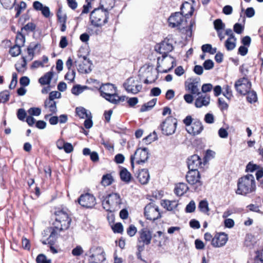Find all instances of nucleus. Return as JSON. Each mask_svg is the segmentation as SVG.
Masks as SVG:
<instances>
[{"mask_svg":"<svg viewBox=\"0 0 263 263\" xmlns=\"http://www.w3.org/2000/svg\"><path fill=\"white\" fill-rule=\"evenodd\" d=\"M99 7L95 9L90 13V21L91 24L95 27H101L107 23L108 18V11L113 7L112 5L105 7L104 3L101 2Z\"/></svg>","mask_w":263,"mask_h":263,"instance_id":"1","label":"nucleus"},{"mask_svg":"<svg viewBox=\"0 0 263 263\" xmlns=\"http://www.w3.org/2000/svg\"><path fill=\"white\" fill-rule=\"evenodd\" d=\"M255 189L256 184L254 177L252 175L248 174L238 179L236 193L246 195L254 191Z\"/></svg>","mask_w":263,"mask_h":263,"instance_id":"2","label":"nucleus"},{"mask_svg":"<svg viewBox=\"0 0 263 263\" xmlns=\"http://www.w3.org/2000/svg\"><path fill=\"white\" fill-rule=\"evenodd\" d=\"M102 202L104 209L107 211L112 212L120 208L121 200L119 194L112 193L107 195Z\"/></svg>","mask_w":263,"mask_h":263,"instance_id":"3","label":"nucleus"},{"mask_svg":"<svg viewBox=\"0 0 263 263\" xmlns=\"http://www.w3.org/2000/svg\"><path fill=\"white\" fill-rule=\"evenodd\" d=\"M139 236L137 238V249L139 252L143 251L145 246H148L151 243L152 232L147 228H143L138 232Z\"/></svg>","mask_w":263,"mask_h":263,"instance_id":"4","label":"nucleus"},{"mask_svg":"<svg viewBox=\"0 0 263 263\" xmlns=\"http://www.w3.org/2000/svg\"><path fill=\"white\" fill-rule=\"evenodd\" d=\"M149 158L148 149L146 147L138 148L133 155L130 156V161L132 168L134 167V160L138 164L144 163Z\"/></svg>","mask_w":263,"mask_h":263,"instance_id":"5","label":"nucleus"},{"mask_svg":"<svg viewBox=\"0 0 263 263\" xmlns=\"http://www.w3.org/2000/svg\"><path fill=\"white\" fill-rule=\"evenodd\" d=\"M177 124V119L170 116L160 125V127L163 135L170 136L175 133Z\"/></svg>","mask_w":263,"mask_h":263,"instance_id":"6","label":"nucleus"},{"mask_svg":"<svg viewBox=\"0 0 263 263\" xmlns=\"http://www.w3.org/2000/svg\"><path fill=\"white\" fill-rule=\"evenodd\" d=\"M200 175L198 171L189 170L186 175L187 182L193 185L196 192L201 190L202 182L200 180Z\"/></svg>","mask_w":263,"mask_h":263,"instance_id":"7","label":"nucleus"},{"mask_svg":"<svg viewBox=\"0 0 263 263\" xmlns=\"http://www.w3.org/2000/svg\"><path fill=\"white\" fill-rule=\"evenodd\" d=\"M55 222L54 224L58 225L60 224V229L66 230L70 226L71 219L69 217L68 214L63 210H59L55 212Z\"/></svg>","mask_w":263,"mask_h":263,"instance_id":"8","label":"nucleus"},{"mask_svg":"<svg viewBox=\"0 0 263 263\" xmlns=\"http://www.w3.org/2000/svg\"><path fill=\"white\" fill-rule=\"evenodd\" d=\"M78 59L74 63L78 66V70L82 73H88L91 71V66L92 63L85 55L78 54Z\"/></svg>","mask_w":263,"mask_h":263,"instance_id":"9","label":"nucleus"},{"mask_svg":"<svg viewBox=\"0 0 263 263\" xmlns=\"http://www.w3.org/2000/svg\"><path fill=\"white\" fill-rule=\"evenodd\" d=\"M144 216L147 219L155 221L161 217L158 206L154 202H150L144 208Z\"/></svg>","mask_w":263,"mask_h":263,"instance_id":"10","label":"nucleus"},{"mask_svg":"<svg viewBox=\"0 0 263 263\" xmlns=\"http://www.w3.org/2000/svg\"><path fill=\"white\" fill-rule=\"evenodd\" d=\"M123 87L128 92L136 94L142 89V86L137 79L130 77L123 84Z\"/></svg>","mask_w":263,"mask_h":263,"instance_id":"11","label":"nucleus"},{"mask_svg":"<svg viewBox=\"0 0 263 263\" xmlns=\"http://www.w3.org/2000/svg\"><path fill=\"white\" fill-rule=\"evenodd\" d=\"M173 49V40L167 37L156 47V51L162 54V57L165 58L167 56V54L172 51Z\"/></svg>","mask_w":263,"mask_h":263,"instance_id":"12","label":"nucleus"},{"mask_svg":"<svg viewBox=\"0 0 263 263\" xmlns=\"http://www.w3.org/2000/svg\"><path fill=\"white\" fill-rule=\"evenodd\" d=\"M235 88L238 93L246 95L251 88V83L247 78L243 77L235 82Z\"/></svg>","mask_w":263,"mask_h":263,"instance_id":"13","label":"nucleus"},{"mask_svg":"<svg viewBox=\"0 0 263 263\" xmlns=\"http://www.w3.org/2000/svg\"><path fill=\"white\" fill-rule=\"evenodd\" d=\"M78 203L83 207L92 208L96 204V198L89 193L81 195L78 199Z\"/></svg>","mask_w":263,"mask_h":263,"instance_id":"14","label":"nucleus"},{"mask_svg":"<svg viewBox=\"0 0 263 263\" xmlns=\"http://www.w3.org/2000/svg\"><path fill=\"white\" fill-rule=\"evenodd\" d=\"M53 224V227L47 228L43 233L44 236H45V235H47L48 233L50 234L47 238L48 245H54L57 241L58 233L63 230L60 229L59 226Z\"/></svg>","mask_w":263,"mask_h":263,"instance_id":"15","label":"nucleus"},{"mask_svg":"<svg viewBox=\"0 0 263 263\" xmlns=\"http://www.w3.org/2000/svg\"><path fill=\"white\" fill-rule=\"evenodd\" d=\"M183 13L182 10L181 12H177L172 14L168 19L169 26L172 28H180L184 20Z\"/></svg>","mask_w":263,"mask_h":263,"instance_id":"16","label":"nucleus"},{"mask_svg":"<svg viewBox=\"0 0 263 263\" xmlns=\"http://www.w3.org/2000/svg\"><path fill=\"white\" fill-rule=\"evenodd\" d=\"M187 163L189 170L198 171L202 165L201 159L197 155H193L189 157Z\"/></svg>","mask_w":263,"mask_h":263,"instance_id":"17","label":"nucleus"},{"mask_svg":"<svg viewBox=\"0 0 263 263\" xmlns=\"http://www.w3.org/2000/svg\"><path fill=\"white\" fill-rule=\"evenodd\" d=\"M228 241L227 235L224 233L216 234L212 238L211 245L216 248L224 246Z\"/></svg>","mask_w":263,"mask_h":263,"instance_id":"18","label":"nucleus"},{"mask_svg":"<svg viewBox=\"0 0 263 263\" xmlns=\"http://www.w3.org/2000/svg\"><path fill=\"white\" fill-rule=\"evenodd\" d=\"M187 133L193 136L198 135L201 133L203 129V126L202 122L199 120H195L191 126L186 127Z\"/></svg>","mask_w":263,"mask_h":263,"instance_id":"19","label":"nucleus"},{"mask_svg":"<svg viewBox=\"0 0 263 263\" xmlns=\"http://www.w3.org/2000/svg\"><path fill=\"white\" fill-rule=\"evenodd\" d=\"M100 95L102 97H105L108 95L112 94L117 92V88L114 85L110 83L102 84L99 88Z\"/></svg>","mask_w":263,"mask_h":263,"instance_id":"20","label":"nucleus"},{"mask_svg":"<svg viewBox=\"0 0 263 263\" xmlns=\"http://www.w3.org/2000/svg\"><path fill=\"white\" fill-rule=\"evenodd\" d=\"M210 96L208 95L200 94L195 100V106L197 108H201L203 106H207L210 102Z\"/></svg>","mask_w":263,"mask_h":263,"instance_id":"21","label":"nucleus"},{"mask_svg":"<svg viewBox=\"0 0 263 263\" xmlns=\"http://www.w3.org/2000/svg\"><path fill=\"white\" fill-rule=\"evenodd\" d=\"M33 7L36 11H41L42 15L46 18L50 17L51 13L49 8L44 6L41 2L35 1L33 4Z\"/></svg>","mask_w":263,"mask_h":263,"instance_id":"22","label":"nucleus"},{"mask_svg":"<svg viewBox=\"0 0 263 263\" xmlns=\"http://www.w3.org/2000/svg\"><path fill=\"white\" fill-rule=\"evenodd\" d=\"M137 178L141 184H147L149 179V174L148 170L146 169H142L139 171L137 174Z\"/></svg>","mask_w":263,"mask_h":263,"instance_id":"23","label":"nucleus"},{"mask_svg":"<svg viewBox=\"0 0 263 263\" xmlns=\"http://www.w3.org/2000/svg\"><path fill=\"white\" fill-rule=\"evenodd\" d=\"M187 87L190 92L193 95L199 96L201 94L199 89V82L194 80L192 82L188 83Z\"/></svg>","mask_w":263,"mask_h":263,"instance_id":"24","label":"nucleus"},{"mask_svg":"<svg viewBox=\"0 0 263 263\" xmlns=\"http://www.w3.org/2000/svg\"><path fill=\"white\" fill-rule=\"evenodd\" d=\"M120 176L122 181L128 183L132 179V176L126 168H122L120 172Z\"/></svg>","mask_w":263,"mask_h":263,"instance_id":"25","label":"nucleus"},{"mask_svg":"<svg viewBox=\"0 0 263 263\" xmlns=\"http://www.w3.org/2000/svg\"><path fill=\"white\" fill-rule=\"evenodd\" d=\"M53 76V72L52 71L46 72L39 79V82L42 85H49Z\"/></svg>","mask_w":263,"mask_h":263,"instance_id":"26","label":"nucleus"},{"mask_svg":"<svg viewBox=\"0 0 263 263\" xmlns=\"http://www.w3.org/2000/svg\"><path fill=\"white\" fill-rule=\"evenodd\" d=\"M189 190V187L185 183H179L175 189V194L179 196L183 195Z\"/></svg>","mask_w":263,"mask_h":263,"instance_id":"27","label":"nucleus"},{"mask_svg":"<svg viewBox=\"0 0 263 263\" xmlns=\"http://www.w3.org/2000/svg\"><path fill=\"white\" fill-rule=\"evenodd\" d=\"M44 106L45 108H49L51 114H56L57 112L56 102L54 100H50L49 99H46L44 102Z\"/></svg>","mask_w":263,"mask_h":263,"instance_id":"28","label":"nucleus"},{"mask_svg":"<svg viewBox=\"0 0 263 263\" xmlns=\"http://www.w3.org/2000/svg\"><path fill=\"white\" fill-rule=\"evenodd\" d=\"M76 111L77 115L81 118H86L91 115L89 111L82 107H77Z\"/></svg>","mask_w":263,"mask_h":263,"instance_id":"29","label":"nucleus"},{"mask_svg":"<svg viewBox=\"0 0 263 263\" xmlns=\"http://www.w3.org/2000/svg\"><path fill=\"white\" fill-rule=\"evenodd\" d=\"M161 204L164 208H166V210L168 211L173 210L178 205V203L176 201H170L168 200H163Z\"/></svg>","mask_w":263,"mask_h":263,"instance_id":"30","label":"nucleus"},{"mask_svg":"<svg viewBox=\"0 0 263 263\" xmlns=\"http://www.w3.org/2000/svg\"><path fill=\"white\" fill-rule=\"evenodd\" d=\"M114 181V178L110 174H107L103 176L101 184L104 186L110 185Z\"/></svg>","mask_w":263,"mask_h":263,"instance_id":"31","label":"nucleus"},{"mask_svg":"<svg viewBox=\"0 0 263 263\" xmlns=\"http://www.w3.org/2000/svg\"><path fill=\"white\" fill-rule=\"evenodd\" d=\"M87 86H81L80 85H76L71 89V92L74 95L78 96L83 92L85 90L88 89Z\"/></svg>","mask_w":263,"mask_h":263,"instance_id":"32","label":"nucleus"},{"mask_svg":"<svg viewBox=\"0 0 263 263\" xmlns=\"http://www.w3.org/2000/svg\"><path fill=\"white\" fill-rule=\"evenodd\" d=\"M198 209L201 212L209 215L208 212L210 209L208 202L206 200H203L200 201L198 205Z\"/></svg>","mask_w":263,"mask_h":263,"instance_id":"33","label":"nucleus"},{"mask_svg":"<svg viewBox=\"0 0 263 263\" xmlns=\"http://www.w3.org/2000/svg\"><path fill=\"white\" fill-rule=\"evenodd\" d=\"M57 16L58 18V21L59 23L61 24H66L67 22V15L66 13L62 12V8L60 7L58 10Z\"/></svg>","mask_w":263,"mask_h":263,"instance_id":"34","label":"nucleus"},{"mask_svg":"<svg viewBox=\"0 0 263 263\" xmlns=\"http://www.w3.org/2000/svg\"><path fill=\"white\" fill-rule=\"evenodd\" d=\"M22 59L23 63L21 64L17 63L15 65V69L17 71V72L22 73H24V72L26 69L27 66V61L26 58L24 57H22Z\"/></svg>","mask_w":263,"mask_h":263,"instance_id":"35","label":"nucleus"},{"mask_svg":"<svg viewBox=\"0 0 263 263\" xmlns=\"http://www.w3.org/2000/svg\"><path fill=\"white\" fill-rule=\"evenodd\" d=\"M247 94V101L250 103H253L256 102L257 100V97L256 92L254 90L249 91Z\"/></svg>","mask_w":263,"mask_h":263,"instance_id":"36","label":"nucleus"},{"mask_svg":"<svg viewBox=\"0 0 263 263\" xmlns=\"http://www.w3.org/2000/svg\"><path fill=\"white\" fill-rule=\"evenodd\" d=\"M15 0H0V2L3 6L7 9H12L15 3Z\"/></svg>","mask_w":263,"mask_h":263,"instance_id":"37","label":"nucleus"},{"mask_svg":"<svg viewBox=\"0 0 263 263\" xmlns=\"http://www.w3.org/2000/svg\"><path fill=\"white\" fill-rule=\"evenodd\" d=\"M90 252L92 253L91 255L90 256L91 259H93V257L94 256L105 253L103 249L100 247L92 248L90 249Z\"/></svg>","mask_w":263,"mask_h":263,"instance_id":"38","label":"nucleus"},{"mask_svg":"<svg viewBox=\"0 0 263 263\" xmlns=\"http://www.w3.org/2000/svg\"><path fill=\"white\" fill-rule=\"evenodd\" d=\"M214 28L216 31L223 30L225 28V24L221 19H216L214 21Z\"/></svg>","mask_w":263,"mask_h":263,"instance_id":"39","label":"nucleus"},{"mask_svg":"<svg viewBox=\"0 0 263 263\" xmlns=\"http://www.w3.org/2000/svg\"><path fill=\"white\" fill-rule=\"evenodd\" d=\"M21 52V47L18 46L17 45H14L10 48L9 50V53L13 57H15L20 54Z\"/></svg>","mask_w":263,"mask_h":263,"instance_id":"40","label":"nucleus"},{"mask_svg":"<svg viewBox=\"0 0 263 263\" xmlns=\"http://www.w3.org/2000/svg\"><path fill=\"white\" fill-rule=\"evenodd\" d=\"M25 42V37L22 33H19L17 34L15 39V44L17 45L18 46H20L21 48L22 46H24Z\"/></svg>","mask_w":263,"mask_h":263,"instance_id":"41","label":"nucleus"},{"mask_svg":"<svg viewBox=\"0 0 263 263\" xmlns=\"http://www.w3.org/2000/svg\"><path fill=\"white\" fill-rule=\"evenodd\" d=\"M236 42L234 40L228 39L225 42V47L226 49L229 50H232L236 47Z\"/></svg>","mask_w":263,"mask_h":263,"instance_id":"42","label":"nucleus"},{"mask_svg":"<svg viewBox=\"0 0 263 263\" xmlns=\"http://www.w3.org/2000/svg\"><path fill=\"white\" fill-rule=\"evenodd\" d=\"M10 93L8 90H4L0 92V102L5 103L9 99Z\"/></svg>","mask_w":263,"mask_h":263,"instance_id":"43","label":"nucleus"},{"mask_svg":"<svg viewBox=\"0 0 263 263\" xmlns=\"http://www.w3.org/2000/svg\"><path fill=\"white\" fill-rule=\"evenodd\" d=\"M117 92H116L115 93H112V94L106 96V97H104V98L112 104H117L118 101L117 100Z\"/></svg>","mask_w":263,"mask_h":263,"instance_id":"44","label":"nucleus"},{"mask_svg":"<svg viewBox=\"0 0 263 263\" xmlns=\"http://www.w3.org/2000/svg\"><path fill=\"white\" fill-rule=\"evenodd\" d=\"M26 7V4L24 2H21L19 5L15 7V10L16 11L15 17H18L22 11L24 10Z\"/></svg>","mask_w":263,"mask_h":263,"instance_id":"45","label":"nucleus"},{"mask_svg":"<svg viewBox=\"0 0 263 263\" xmlns=\"http://www.w3.org/2000/svg\"><path fill=\"white\" fill-rule=\"evenodd\" d=\"M50 259H47L46 256L43 254H40L36 258L37 263H51Z\"/></svg>","mask_w":263,"mask_h":263,"instance_id":"46","label":"nucleus"},{"mask_svg":"<svg viewBox=\"0 0 263 263\" xmlns=\"http://www.w3.org/2000/svg\"><path fill=\"white\" fill-rule=\"evenodd\" d=\"M17 117L21 121H24L27 117V113L24 108H20L17 111Z\"/></svg>","mask_w":263,"mask_h":263,"instance_id":"47","label":"nucleus"},{"mask_svg":"<svg viewBox=\"0 0 263 263\" xmlns=\"http://www.w3.org/2000/svg\"><path fill=\"white\" fill-rule=\"evenodd\" d=\"M204 121L208 124H213L215 121L214 116L211 113H207L205 115Z\"/></svg>","mask_w":263,"mask_h":263,"instance_id":"48","label":"nucleus"},{"mask_svg":"<svg viewBox=\"0 0 263 263\" xmlns=\"http://www.w3.org/2000/svg\"><path fill=\"white\" fill-rule=\"evenodd\" d=\"M28 112L31 116H38L41 114V110L38 107H31L28 109Z\"/></svg>","mask_w":263,"mask_h":263,"instance_id":"49","label":"nucleus"},{"mask_svg":"<svg viewBox=\"0 0 263 263\" xmlns=\"http://www.w3.org/2000/svg\"><path fill=\"white\" fill-rule=\"evenodd\" d=\"M58 147L59 149L63 148L66 153H70L73 150L72 144L68 142L65 143L63 147H60L59 146H58Z\"/></svg>","mask_w":263,"mask_h":263,"instance_id":"50","label":"nucleus"},{"mask_svg":"<svg viewBox=\"0 0 263 263\" xmlns=\"http://www.w3.org/2000/svg\"><path fill=\"white\" fill-rule=\"evenodd\" d=\"M196 208L195 203L193 200H191L185 208L186 213H192L194 212Z\"/></svg>","mask_w":263,"mask_h":263,"instance_id":"51","label":"nucleus"},{"mask_svg":"<svg viewBox=\"0 0 263 263\" xmlns=\"http://www.w3.org/2000/svg\"><path fill=\"white\" fill-rule=\"evenodd\" d=\"M223 95L228 99H230L232 97L231 89L228 85L226 86L223 88Z\"/></svg>","mask_w":263,"mask_h":263,"instance_id":"52","label":"nucleus"},{"mask_svg":"<svg viewBox=\"0 0 263 263\" xmlns=\"http://www.w3.org/2000/svg\"><path fill=\"white\" fill-rule=\"evenodd\" d=\"M37 46V45H35L33 46L30 45L27 48V53H28V57L30 58V60H31L33 58L34 51L36 48Z\"/></svg>","mask_w":263,"mask_h":263,"instance_id":"53","label":"nucleus"},{"mask_svg":"<svg viewBox=\"0 0 263 263\" xmlns=\"http://www.w3.org/2000/svg\"><path fill=\"white\" fill-rule=\"evenodd\" d=\"M218 106L221 110H227L228 108V104L221 98L218 99Z\"/></svg>","mask_w":263,"mask_h":263,"instance_id":"54","label":"nucleus"},{"mask_svg":"<svg viewBox=\"0 0 263 263\" xmlns=\"http://www.w3.org/2000/svg\"><path fill=\"white\" fill-rule=\"evenodd\" d=\"M137 232V230L136 227L133 224L130 225L127 229V233L130 237L134 236Z\"/></svg>","mask_w":263,"mask_h":263,"instance_id":"55","label":"nucleus"},{"mask_svg":"<svg viewBox=\"0 0 263 263\" xmlns=\"http://www.w3.org/2000/svg\"><path fill=\"white\" fill-rule=\"evenodd\" d=\"M105 260V253L100 254L98 256H94V257H93V259H91L90 258V259H89V260L90 261H95V262H97L98 263H99L100 262L103 261Z\"/></svg>","mask_w":263,"mask_h":263,"instance_id":"56","label":"nucleus"},{"mask_svg":"<svg viewBox=\"0 0 263 263\" xmlns=\"http://www.w3.org/2000/svg\"><path fill=\"white\" fill-rule=\"evenodd\" d=\"M35 28L36 25L34 23H28L22 28V30L24 29L27 31H33Z\"/></svg>","mask_w":263,"mask_h":263,"instance_id":"57","label":"nucleus"},{"mask_svg":"<svg viewBox=\"0 0 263 263\" xmlns=\"http://www.w3.org/2000/svg\"><path fill=\"white\" fill-rule=\"evenodd\" d=\"M214 62L211 60H207L203 63V67L205 70H210L214 67Z\"/></svg>","mask_w":263,"mask_h":263,"instance_id":"58","label":"nucleus"},{"mask_svg":"<svg viewBox=\"0 0 263 263\" xmlns=\"http://www.w3.org/2000/svg\"><path fill=\"white\" fill-rule=\"evenodd\" d=\"M112 229L115 233H121L123 231V226L121 223H116Z\"/></svg>","mask_w":263,"mask_h":263,"instance_id":"59","label":"nucleus"},{"mask_svg":"<svg viewBox=\"0 0 263 263\" xmlns=\"http://www.w3.org/2000/svg\"><path fill=\"white\" fill-rule=\"evenodd\" d=\"M91 119V115L90 117H88L86 118V120H85L84 123V125L86 128L89 129L92 126L93 122Z\"/></svg>","mask_w":263,"mask_h":263,"instance_id":"60","label":"nucleus"},{"mask_svg":"<svg viewBox=\"0 0 263 263\" xmlns=\"http://www.w3.org/2000/svg\"><path fill=\"white\" fill-rule=\"evenodd\" d=\"M213 85L210 83L204 84L201 87V91L203 93H206L212 90Z\"/></svg>","mask_w":263,"mask_h":263,"instance_id":"61","label":"nucleus"},{"mask_svg":"<svg viewBox=\"0 0 263 263\" xmlns=\"http://www.w3.org/2000/svg\"><path fill=\"white\" fill-rule=\"evenodd\" d=\"M76 72L74 70L69 71L65 76V79L70 82L73 81L75 78Z\"/></svg>","mask_w":263,"mask_h":263,"instance_id":"62","label":"nucleus"},{"mask_svg":"<svg viewBox=\"0 0 263 263\" xmlns=\"http://www.w3.org/2000/svg\"><path fill=\"white\" fill-rule=\"evenodd\" d=\"M83 249L81 246H77L72 251V254L73 256H80L83 253Z\"/></svg>","mask_w":263,"mask_h":263,"instance_id":"63","label":"nucleus"},{"mask_svg":"<svg viewBox=\"0 0 263 263\" xmlns=\"http://www.w3.org/2000/svg\"><path fill=\"white\" fill-rule=\"evenodd\" d=\"M22 247L24 249L29 250L30 248V244L29 240L26 238L23 237L22 240Z\"/></svg>","mask_w":263,"mask_h":263,"instance_id":"64","label":"nucleus"}]
</instances>
